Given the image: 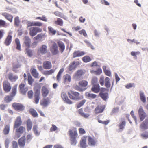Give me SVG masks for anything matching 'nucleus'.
<instances>
[{"mask_svg": "<svg viewBox=\"0 0 148 148\" xmlns=\"http://www.w3.org/2000/svg\"><path fill=\"white\" fill-rule=\"evenodd\" d=\"M61 97L65 102L69 104H72V101L69 99L66 93L64 92H62L61 94Z\"/></svg>", "mask_w": 148, "mask_h": 148, "instance_id": "1a4fd4ad", "label": "nucleus"}, {"mask_svg": "<svg viewBox=\"0 0 148 148\" xmlns=\"http://www.w3.org/2000/svg\"><path fill=\"white\" fill-rule=\"evenodd\" d=\"M34 103L36 104L38 103L40 99V87L39 85H36L34 88Z\"/></svg>", "mask_w": 148, "mask_h": 148, "instance_id": "f03ea898", "label": "nucleus"}, {"mask_svg": "<svg viewBox=\"0 0 148 148\" xmlns=\"http://www.w3.org/2000/svg\"><path fill=\"white\" fill-rule=\"evenodd\" d=\"M16 128V132L19 134H23L25 130V128L23 126H20Z\"/></svg>", "mask_w": 148, "mask_h": 148, "instance_id": "cd10ccee", "label": "nucleus"}, {"mask_svg": "<svg viewBox=\"0 0 148 148\" xmlns=\"http://www.w3.org/2000/svg\"><path fill=\"white\" fill-rule=\"evenodd\" d=\"M27 129L28 131L31 130L32 127V123L30 119H28L26 121Z\"/></svg>", "mask_w": 148, "mask_h": 148, "instance_id": "5701e85b", "label": "nucleus"}, {"mask_svg": "<svg viewBox=\"0 0 148 148\" xmlns=\"http://www.w3.org/2000/svg\"><path fill=\"white\" fill-rule=\"evenodd\" d=\"M42 30L41 28L38 27H31L29 29V34L31 36H35L37 33L41 32Z\"/></svg>", "mask_w": 148, "mask_h": 148, "instance_id": "20e7f679", "label": "nucleus"}, {"mask_svg": "<svg viewBox=\"0 0 148 148\" xmlns=\"http://www.w3.org/2000/svg\"><path fill=\"white\" fill-rule=\"evenodd\" d=\"M131 54L132 56H133L134 58L136 59L137 58V56L140 55V53L139 51H132L131 53Z\"/></svg>", "mask_w": 148, "mask_h": 148, "instance_id": "864d4df0", "label": "nucleus"}, {"mask_svg": "<svg viewBox=\"0 0 148 148\" xmlns=\"http://www.w3.org/2000/svg\"><path fill=\"white\" fill-rule=\"evenodd\" d=\"M10 126L9 125H6L3 129V132L5 135H7L8 134L10 131Z\"/></svg>", "mask_w": 148, "mask_h": 148, "instance_id": "4c0bfd02", "label": "nucleus"}, {"mask_svg": "<svg viewBox=\"0 0 148 148\" xmlns=\"http://www.w3.org/2000/svg\"><path fill=\"white\" fill-rule=\"evenodd\" d=\"M50 51L52 53L56 55L58 53V48L57 45L55 42H53L50 47Z\"/></svg>", "mask_w": 148, "mask_h": 148, "instance_id": "6e6552de", "label": "nucleus"}, {"mask_svg": "<svg viewBox=\"0 0 148 148\" xmlns=\"http://www.w3.org/2000/svg\"><path fill=\"white\" fill-rule=\"evenodd\" d=\"M140 99L141 101L143 103L146 101V98L143 92L140 91Z\"/></svg>", "mask_w": 148, "mask_h": 148, "instance_id": "8fccbe9b", "label": "nucleus"}, {"mask_svg": "<svg viewBox=\"0 0 148 148\" xmlns=\"http://www.w3.org/2000/svg\"><path fill=\"white\" fill-rule=\"evenodd\" d=\"M28 81L29 84L31 85L32 84L34 81L33 79L32 78L31 76L30 75H28Z\"/></svg>", "mask_w": 148, "mask_h": 148, "instance_id": "e2e57ef3", "label": "nucleus"}, {"mask_svg": "<svg viewBox=\"0 0 148 148\" xmlns=\"http://www.w3.org/2000/svg\"><path fill=\"white\" fill-rule=\"evenodd\" d=\"M31 40L27 36H25L24 37L23 44L27 48H29L30 47Z\"/></svg>", "mask_w": 148, "mask_h": 148, "instance_id": "4468645a", "label": "nucleus"}, {"mask_svg": "<svg viewBox=\"0 0 148 148\" xmlns=\"http://www.w3.org/2000/svg\"><path fill=\"white\" fill-rule=\"evenodd\" d=\"M69 132L71 144L72 145H75L77 143L76 138L78 136L76 128H74L71 130H69Z\"/></svg>", "mask_w": 148, "mask_h": 148, "instance_id": "f257e3e1", "label": "nucleus"}, {"mask_svg": "<svg viewBox=\"0 0 148 148\" xmlns=\"http://www.w3.org/2000/svg\"><path fill=\"white\" fill-rule=\"evenodd\" d=\"M36 19H40V20L43 21L45 22H47V18L44 16H42V17H37L36 18Z\"/></svg>", "mask_w": 148, "mask_h": 148, "instance_id": "774afa93", "label": "nucleus"}, {"mask_svg": "<svg viewBox=\"0 0 148 148\" xmlns=\"http://www.w3.org/2000/svg\"><path fill=\"white\" fill-rule=\"evenodd\" d=\"M148 127V119H146L140 125V127L143 130L147 129Z\"/></svg>", "mask_w": 148, "mask_h": 148, "instance_id": "aec40b11", "label": "nucleus"}, {"mask_svg": "<svg viewBox=\"0 0 148 148\" xmlns=\"http://www.w3.org/2000/svg\"><path fill=\"white\" fill-rule=\"evenodd\" d=\"M18 143L19 146L22 148H24L26 143L25 137L23 136L21 138L18 140Z\"/></svg>", "mask_w": 148, "mask_h": 148, "instance_id": "dca6fc26", "label": "nucleus"}, {"mask_svg": "<svg viewBox=\"0 0 148 148\" xmlns=\"http://www.w3.org/2000/svg\"><path fill=\"white\" fill-rule=\"evenodd\" d=\"M55 23L60 26L63 25V20L60 18H58L57 21L55 22Z\"/></svg>", "mask_w": 148, "mask_h": 148, "instance_id": "49530a36", "label": "nucleus"}, {"mask_svg": "<svg viewBox=\"0 0 148 148\" xmlns=\"http://www.w3.org/2000/svg\"><path fill=\"white\" fill-rule=\"evenodd\" d=\"M68 95L69 98L73 100H78L81 99L80 93L76 91L71 90L68 92Z\"/></svg>", "mask_w": 148, "mask_h": 148, "instance_id": "7ed1b4c3", "label": "nucleus"}, {"mask_svg": "<svg viewBox=\"0 0 148 148\" xmlns=\"http://www.w3.org/2000/svg\"><path fill=\"white\" fill-rule=\"evenodd\" d=\"M25 53L29 56L31 57L33 55L32 51L29 49L28 48H26L25 49Z\"/></svg>", "mask_w": 148, "mask_h": 148, "instance_id": "603ef678", "label": "nucleus"}, {"mask_svg": "<svg viewBox=\"0 0 148 148\" xmlns=\"http://www.w3.org/2000/svg\"><path fill=\"white\" fill-rule=\"evenodd\" d=\"M86 100L85 99L81 101L77 105V108H79L82 106L85 103Z\"/></svg>", "mask_w": 148, "mask_h": 148, "instance_id": "13d9d810", "label": "nucleus"}, {"mask_svg": "<svg viewBox=\"0 0 148 148\" xmlns=\"http://www.w3.org/2000/svg\"><path fill=\"white\" fill-rule=\"evenodd\" d=\"M43 36L44 35L42 34H39L36 36L34 37V39L35 40H38L40 39H41Z\"/></svg>", "mask_w": 148, "mask_h": 148, "instance_id": "0e129e2a", "label": "nucleus"}, {"mask_svg": "<svg viewBox=\"0 0 148 148\" xmlns=\"http://www.w3.org/2000/svg\"><path fill=\"white\" fill-rule=\"evenodd\" d=\"M55 71L53 69H51L49 71H44L43 74L45 75H48L51 74Z\"/></svg>", "mask_w": 148, "mask_h": 148, "instance_id": "de8ad7c7", "label": "nucleus"}, {"mask_svg": "<svg viewBox=\"0 0 148 148\" xmlns=\"http://www.w3.org/2000/svg\"><path fill=\"white\" fill-rule=\"evenodd\" d=\"M125 125L126 122L125 121H122L121 122L119 125V128L120 129L122 130H123Z\"/></svg>", "mask_w": 148, "mask_h": 148, "instance_id": "c03bdc74", "label": "nucleus"}, {"mask_svg": "<svg viewBox=\"0 0 148 148\" xmlns=\"http://www.w3.org/2000/svg\"><path fill=\"white\" fill-rule=\"evenodd\" d=\"M86 136H84L81 138L80 142V145L82 148H86Z\"/></svg>", "mask_w": 148, "mask_h": 148, "instance_id": "a878e982", "label": "nucleus"}, {"mask_svg": "<svg viewBox=\"0 0 148 148\" xmlns=\"http://www.w3.org/2000/svg\"><path fill=\"white\" fill-rule=\"evenodd\" d=\"M3 86L4 91L6 92H10L11 89L10 84L8 81L5 80L3 81Z\"/></svg>", "mask_w": 148, "mask_h": 148, "instance_id": "423d86ee", "label": "nucleus"}, {"mask_svg": "<svg viewBox=\"0 0 148 148\" xmlns=\"http://www.w3.org/2000/svg\"><path fill=\"white\" fill-rule=\"evenodd\" d=\"M58 45L60 48V50L61 51L62 53L64 51L65 46L64 43L60 41H59L57 42Z\"/></svg>", "mask_w": 148, "mask_h": 148, "instance_id": "c756f323", "label": "nucleus"}, {"mask_svg": "<svg viewBox=\"0 0 148 148\" xmlns=\"http://www.w3.org/2000/svg\"><path fill=\"white\" fill-rule=\"evenodd\" d=\"M12 39V36L10 35H8L6 38L4 43L6 46H8L11 43Z\"/></svg>", "mask_w": 148, "mask_h": 148, "instance_id": "4be33fe9", "label": "nucleus"}, {"mask_svg": "<svg viewBox=\"0 0 148 148\" xmlns=\"http://www.w3.org/2000/svg\"><path fill=\"white\" fill-rule=\"evenodd\" d=\"M119 108L118 107H115L113 108L111 112V115H113L118 112L119 111Z\"/></svg>", "mask_w": 148, "mask_h": 148, "instance_id": "3c124183", "label": "nucleus"}, {"mask_svg": "<svg viewBox=\"0 0 148 148\" xmlns=\"http://www.w3.org/2000/svg\"><path fill=\"white\" fill-rule=\"evenodd\" d=\"M17 86V85L16 84L14 85L13 87L10 95L11 97H13L15 96L16 92Z\"/></svg>", "mask_w": 148, "mask_h": 148, "instance_id": "473e14b6", "label": "nucleus"}, {"mask_svg": "<svg viewBox=\"0 0 148 148\" xmlns=\"http://www.w3.org/2000/svg\"><path fill=\"white\" fill-rule=\"evenodd\" d=\"M47 51V46L45 45H42L38 50V52L42 54H46Z\"/></svg>", "mask_w": 148, "mask_h": 148, "instance_id": "ddd939ff", "label": "nucleus"}, {"mask_svg": "<svg viewBox=\"0 0 148 148\" xmlns=\"http://www.w3.org/2000/svg\"><path fill=\"white\" fill-rule=\"evenodd\" d=\"M80 64L78 61H73L71 63L69 66L68 69L70 71L74 70L75 68Z\"/></svg>", "mask_w": 148, "mask_h": 148, "instance_id": "9b49d317", "label": "nucleus"}, {"mask_svg": "<svg viewBox=\"0 0 148 148\" xmlns=\"http://www.w3.org/2000/svg\"><path fill=\"white\" fill-rule=\"evenodd\" d=\"M84 42L87 44L88 46L90 47L93 50L94 49V48L93 46L89 41L86 40H84Z\"/></svg>", "mask_w": 148, "mask_h": 148, "instance_id": "bf43d9fd", "label": "nucleus"}, {"mask_svg": "<svg viewBox=\"0 0 148 148\" xmlns=\"http://www.w3.org/2000/svg\"><path fill=\"white\" fill-rule=\"evenodd\" d=\"M30 72L32 75L35 78H38L39 75V74L37 72L36 69L34 68H32L30 70Z\"/></svg>", "mask_w": 148, "mask_h": 148, "instance_id": "b1692460", "label": "nucleus"}, {"mask_svg": "<svg viewBox=\"0 0 148 148\" xmlns=\"http://www.w3.org/2000/svg\"><path fill=\"white\" fill-rule=\"evenodd\" d=\"M96 140L90 136L88 137V143L89 145L91 146H94L96 144Z\"/></svg>", "mask_w": 148, "mask_h": 148, "instance_id": "393cba45", "label": "nucleus"}, {"mask_svg": "<svg viewBox=\"0 0 148 148\" xmlns=\"http://www.w3.org/2000/svg\"><path fill=\"white\" fill-rule=\"evenodd\" d=\"M15 42L16 45V49L19 51L21 50V45L20 41L18 38H16L15 40Z\"/></svg>", "mask_w": 148, "mask_h": 148, "instance_id": "58836bf2", "label": "nucleus"}, {"mask_svg": "<svg viewBox=\"0 0 148 148\" xmlns=\"http://www.w3.org/2000/svg\"><path fill=\"white\" fill-rule=\"evenodd\" d=\"M78 112L81 116L85 118H87L89 116V114H85L83 111V109L81 108L78 110Z\"/></svg>", "mask_w": 148, "mask_h": 148, "instance_id": "f704fd0d", "label": "nucleus"}, {"mask_svg": "<svg viewBox=\"0 0 148 148\" xmlns=\"http://www.w3.org/2000/svg\"><path fill=\"white\" fill-rule=\"evenodd\" d=\"M74 88L75 90L79 91H83L85 90L86 88H83L80 87L79 85H76L75 86Z\"/></svg>", "mask_w": 148, "mask_h": 148, "instance_id": "6e6d98bb", "label": "nucleus"}, {"mask_svg": "<svg viewBox=\"0 0 148 148\" xmlns=\"http://www.w3.org/2000/svg\"><path fill=\"white\" fill-rule=\"evenodd\" d=\"M79 86L82 88L86 87L88 85V82L85 80H82L79 82L78 83Z\"/></svg>", "mask_w": 148, "mask_h": 148, "instance_id": "bb28decb", "label": "nucleus"}, {"mask_svg": "<svg viewBox=\"0 0 148 148\" xmlns=\"http://www.w3.org/2000/svg\"><path fill=\"white\" fill-rule=\"evenodd\" d=\"M107 89L105 88H101L100 92L99 94V96L104 101H106L108 98V94L107 92H104Z\"/></svg>", "mask_w": 148, "mask_h": 148, "instance_id": "39448f33", "label": "nucleus"}, {"mask_svg": "<svg viewBox=\"0 0 148 148\" xmlns=\"http://www.w3.org/2000/svg\"><path fill=\"white\" fill-rule=\"evenodd\" d=\"M12 97L10 96H7L4 98L5 101L6 103L9 102L12 100Z\"/></svg>", "mask_w": 148, "mask_h": 148, "instance_id": "680f3d73", "label": "nucleus"}, {"mask_svg": "<svg viewBox=\"0 0 148 148\" xmlns=\"http://www.w3.org/2000/svg\"><path fill=\"white\" fill-rule=\"evenodd\" d=\"M79 33L81 35H83L85 37H87L88 35L86 31L84 29L79 31Z\"/></svg>", "mask_w": 148, "mask_h": 148, "instance_id": "5fc2aeb1", "label": "nucleus"}, {"mask_svg": "<svg viewBox=\"0 0 148 148\" xmlns=\"http://www.w3.org/2000/svg\"><path fill=\"white\" fill-rule=\"evenodd\" d=\"M12 106L15 110L17 111H22L25 108L23 105L19 103H13Z\"/></svg>", "mask_w": 148, "mask_h": 148, "instance_id": "0eeeda50", "label": "nucleus"}, {"mask_svg": "<svg viewBox=\"0 0 148 148\" xmlns=\"http://www.w3.org/2000/svg\"><path fill=\"white\" fill-rule=\"evenodd\" d=\"M104 110V108L102 106H97L95 110V112L96 114L102 113Z\"/></svg>", "mask_w": 148, "mask_h": 148, "instance_id": "c85d7f7f", "label": "nucleus"}, {"mask_svg": "<svg viewBox=\"0 0 148 148\" xmlns=\"http://www.w3.org/2000/svg\"><path fill=\"white\" fill-rule=\"evenodd\" d=\"M64 68H62L60 70L56 76L57 80L59 81L61 79V74L64 71Z\"/></svg>", "mask_w": 148, "mask_h": 148, "instance_id": "c9c22d12", "label": "nucleus"}, {"mask_svg": "<svg viewBox=\"0 0 148 148\" xmlns=\"http://www.w3.org/2000/svg\"><path fill=\"white\" fill-rule=\"evenodd\" d=\"M20 23V21L18 16L14 18V25L15 26H18Z\"/></svg>", "mask_w": 148, "mask_h": 148, "instance_id": "4d7b16f0", "label": "nucleus"}, {"mask_svg": "<svg viewBox=\"0 0 148 148\" xmlns=\"http://www.w3.org/2000/svg\"><path fill=\"white\" fill-rule=\"evenodd\" d=\"M43 66L45 69H50L52 67L51 63L50 61H45L43 63Z\"/></svg>", "mask_w": 148, "mask_h": 148, "instance_id": "6ab92c4d", "label": "nucleus"}, {"mask_svg": "<svg viewBox=\"0 0 148 148\" xmlns=\"http://www.w3.org/2000/svg\"><path fill=\"white\" fill-rule=\"evenodd\" d=\"M9 79L12 82H15L18 79V77L16 75L13 76L12 74L8 75Z\"/></svg>", "mask_w": 148, "mask_h": 148, "instance_id": "2f4dec72", "label": "nucleus"}, {"mask_svg": "<svg viewBox=\"0 0 148 148\" xmlns=\"http://www.w3.org/2000/svg\"><path fill=\"white\" fill-rule=\"evenodd\" d=\"M7 26L6 22L2 19H0V26L5 27Z\"/></svg>", "mask_w": 148, "mask_h": 148, "instance_id": "338daca9", "label": "nucleus"}, {"mask_svg": "<svg viewBox=\"0 0 148 148\" xmlns=\"http://www.w3.org/2000/svg\"><path fill=\"white\" fill-rule=\"evenodd\" d=\"M85 96L89 98L94 99L97 97V95L94 94H91L88 92H86L85 93Z\"/></svg>", "mask_w": 148, "mask_h": 148, "instance_id": "e433bc0d", "label": "nucleus"}, {"mask_svg": "<svg viewBox=\"0 0 148 148\" xmlns=\"http://www.w3.org/2000/svg\"><path fill=\"white\" fill-rule=\"evenodd\" d=\"M22 122L21 117L20 116L17 117L14 121V128L18 127L22 125Z\"/></svg>", "mask_w": 148, "mask_h": 148, "instance_id": "9d476101", "label": "nucleus"}, {"mask_svg": "<svg viewBox=\"0 0 148 148\" xmlns=\"http://www.w3.org/2000/svg\"><path fill=\"white\" fill-rule=\"evenodd\" d=\"M93 86L91 89L92 91L95 93H98L100 91L101 88H100V86L98 84Z\"/></svg>", "mask_w": 148, "mask_h": 148, "instance_id": "a211bd4d", "label": "nucleus"}, {"mask_svg": "<svg viewBox=\"0 0 148 148\" xmlns=\"http://www.w3.org/2000/svg\"><path fill=\"white\" fill-rule=\"evenodd\" d=\"M25 85L24 84L21 83L19 86V91L21 94L25 95L26 92L28 90V88L25 87Z\"/></svg>", "mask_w": 148, "mask_h": 148, "instance_id": "f8f14e48", "label": "nucleus"}, {"mask_svg": "<svg viewBox=\"0 0 148 148\" xmlns=\"http://www.w3.org/2000/svg\"><path fill=\"white\" fill-rule=\"evenodd\" d=\"M48 29L49 33L50 34H51L52 35H54L56 34V30H54L52 27L49 26L48 27Z\"/></svg>", "mask_w": 148, "mask_h": 148, "instance_id": "37998d69", "label": "nucleus"}, {"mask_svg": "<svg viewBox=\"0 0 148 148\" xmlns=\"http://www.w3.org/2000/svg\"><path fill=\"white\" fill-rule=\"evenodd\" d=\"M54 14L56 16L63 18V15L60 12L56 11L54 12Z\"/></svg>", "mask_w": 148, "mask_h": 148, "instance_id": "69168bd1", "label": "nucleus"}, {"mask_svg": "<svg viewBox=\"0 0 148 148\" xmlns=\"http://www.w3.org/2000/svg\"><path fill=\"white\" fill-rule=\"evenodd\" d=\"M29 113L34 117L38 116V114L36 111L33 109H30L29 110Z\"/></svg>", "mask_w": 148, "mask_h": 148, "instance_id": "79ce46f5", "label": "nucleus"}, {"mask_svg": "<svg viewBox=\"0 0 148 148\" xmlns=\"http://www.w3.org/2000/svg\"><path fill=\"white\" fill-rule=\"evenodd\" d=\"M91 84L93 85H96L98 84L97 78L96 77H93L92 80Z\"/></svg>", "mask_w": 148, "mask_h": 148, "instance_id": "052dcab7", "label": "nucleus"}, {"mask_svg": "<svg viewBox=\"0 0 148 148\" xmlns=\"http://www.w3.org/2000/svg\"><path fill=\"white\" fill-rule=\"evenodd\" d=\"M49 90L46 86H42L41 90V92L43 97H45L49 93Z\"/></svg>", "mask_w": 148, "mask_h": 148, "instance_id": "f3484780", "label": "nucleus"}, {"mask_svg": "<svg viewBox=\"0 0 148 148\" xmlns=\"http://www.w3.org/2000/svg\"><path fill=\"white\" fill-rule=\"evenodd\" d=\"M110 79L109 77H106L105 78V86L107 88H110L111 86V84L110 82Z\"/></svg>", "mask_w": 148, "mask_h": 148, "instance_id": "ea45409f", "label": "nucleus"}, {"mask_svg": "<svg viewBox=\"0 0 148 148\" xmlns=\"http://www.w3.org/2000/svg\"><path fill=\"white\" fill-rule=\"evenodd\" d=\"M85 54V53L83 51L79 50L74 51L73 54V58L77 57H80L83 56Z\"/></svg>", "mask_w": 148, "mask_h": 148, "instance_id": "2eb2a0df", "label": "nucleus"}, {"mask_svg": "<svg viewBox=\"0 0 148 148\" xmlns=\"http://www.w3.org/2000/svg\"><path fill=\"white\" fill-rule=\"evenodd\" d=\"M38 127L37 125H34L33 130L35 135L37 136L39 135L40 134V132L38 131Z\"/></svg>", "mask_w": 148, "mask_h": 148, "instance_id": "09e8293b", "label": "nucleus"}, {"mask_svg": "<svg viewBox=\"0 0 148 148\" xmlns=\"http://www.w3.org/2000/svg\"><path fill=\"white\" fill-rule=\"evenodd\" d=\"M2 15L10 22L12 21L13 16L12 15L6 12L2 13Z\"/></svg>", "mask_w": 148, "mask_h": 148, "instance_id": "412c9836", "label": "nucleus"}, {"mask_svg": "<svg viewBox=\"0 0 148 148\" xmlns=\"http://www.w3.org/2000/svg\"><path fill=\"white\" fill-rule=\"evenodd\" d=\"M84 73L83 71L81 70H78L75 74V77L77 78L80 77L84 74Z\"/></svg>", "mask_w": 148, "mask_h": 148, "instance_id": "72a5a7b5", "label": "nucleus"}, {"mask_svg": "<svg viewBox=\"0 0 148 148\" xmlns=\"http://www.w3.org/2000/svg\"><path fill=\"white\" fill-rule=\"evenodd\" d=\"M64 78L65 82H70L71 80V76L69 74H66L64 75Z\"/></svg>", "mask_w": 148, "mask_h": 148, "instance_id": "a18cd8bd", "label": "nucleus"}, {"mask_svg": "<svg viewBox=\"0 0 148 148\" xmlns=\"http://www.w3.org/2000/svg\"><path fill=\"white\" fill-rule=\"evenodd\" d=\"M49 102V100L48 98H44L42 101L40 102V105L43 106L44 107L47 106Z\"/></svg>", "mask_w": 148, "mask_h": 148, "instance_id": "7c9ffc66", "label": "nucleus"}, {"mask_svg": "<svg viewBox=\"0 0 148 148\" xmlns=\"http://www.w3.org/2000/svg\"><path fill=\"white\" fill-rule=\"evenodd\" d=\"M82 60L83 62L85 63L89 62L91 60V59L89 56H86L82 58Z\"/></svg>", "mask_w": 148, "mask_h": 148, "instance_id": "a19ab883", "label": "nucleus"}]
</instances>
